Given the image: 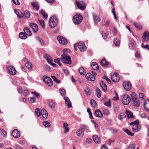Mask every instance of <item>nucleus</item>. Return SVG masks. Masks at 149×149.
<instances>
[{
    "label": "nucleus",
    "mask_w": 149,
    "mask_h": 149,
    "mask_svg": "<svg viewBox=\"0 0 149 149\" xmlns=\"http://www.w3.org/2000/svg\"><path fill=\"white\" fill-rule=\"evenodd\" d=\"M61 59L64 64H70L71 63V57L68 55L67 52L64 50L63 51V54L61 56Z\"/></svg>",
    "instance_id": "1"
},
{
    "label": "nucleus",
    "mask_w": 149,
    "mask_h": 149,
    "mask_svg": "<svg viewBox=\"0 0 149 149\" xmlns=\"http://www.w3.org/2000/svg\"><path fill=\"white\" fill-rule=\"evenodd\" d=\"M139 122L138 120H137L135 121L131 122L130 125H132V130L134 132H137L139 131L141 129L140 126L139 125Z\"/></svg>",
    "instance_id": "2"
},
{
    "label": "nucleus",
    "mask_w": 149,
    "mask_h": 149,
    "mask_svg": "<svg viewBox=\"0 0 149 149\" xmlns=\"http://www.w3.org/2000/svg\"><path fill=\"white\" fill-rule=\"evenodd\" d=\"M83 19V17L81 15L77 14L73 16L72 20L75 24L78 25L81 22Z\"/></svg>",
    "instance_id": "3"
},
{
    "label": "nucleus",
    "mask_w": 149,
    "mask_h": 149,
    "mask_svg": "<svg viewBox=\"0 0 149 149\" xmlns=\"http://www.w3.org/2000/svg\"><path fill=\"white\" fill-rule=\"evenodd\" d=\"M57 18L55 16H53L50 18L49 22L50 26L51 28H54L56 26L58 23Z\"/></svg>",
    "instance_id": "4"
},
{
    "label": "nucleus",
    "mask_w": 149,
    "mask_h": 149,
    "mask_svg": "<svg viewBox=\"0 0 149 149\" xmlns=\"http://www.w3.org/2000/svg\"><path fill=\"white\" fill-rule=\"evenodd\" d=\"M121 98L122 102L125 105L128 104L131 101L130 97L127 95L122 96Z\"/></svg>",
    "instance_id": "5"
},
{
    "label": "nucleus",
    "mask_w": 149,
    "mask_h": 149,
    "mask_svg": "<svg viewBox=\"0 0 149 149\" xmlns=\"http://www.w3.org/2000/svg\"><path fill=\"white\" fill-rule=\"evenodd\" d=\"M43 81L49 86H52L53 85L52 80L49 77L44 75L42 77Z\"/></svg>",
    "instance_id": "6"
},
{
    "label": "nucleus",
    "mask_w": 149,
    "mask_h": 149,
    "mask_svg": "<svg viewBox=\"0 0 149 149\" xmlns=\"http://www.w3.org/2000/svg\"><path fill=\"white\" fill-rule=\"evenodd\" d=\"M76 3L78 8L81 10H84L86 7L85 3L82 1H76Z\"/></svg>",
    "instance_id": "7"
},
{
    "label": "nucleus",
    "mask_w": 149,
    "mask_h": 149,
    "mask_svg": "<svg viewBox=\"0 0 149 149\" xmlns=\"http://www.w3.org/2000/svg\"><path fill=\"white\" fill-rule=\"evenodd\" d=\"M124 89L127 91H129L131 89L132 84L130 82L125 81L123 83Z\"/></svg>",
    "instance_id": "8"
},
{
    "label": "nucleus",
    "mask_w": 149,
    "mask_h": 149,
    "mask_svg": "<svg viewBox=\"0 0 149 149\" xmlns=\"http://www.w3.org/2000/svg\"><path fill=\"white\" fill-rule=\"evenodd\" d=\"M57 39L60 43L62 45H66L68 43L67 39L61 36H59L58 37Z\"/></svg>",
    "instance_id": "9"
},
{
    "label": "nucleus",
    "mask_w": 149,
    "mask_h": 149,
    "mask_svg": "<svg viewBox=\"0 0 149 149\" xmlns=\"http://www.w3.org/2000/svg\"><path fill=\"white\" fill-rule=\"evenodd\" d=\"M78 48L81 52H84L86 50V47L84 42H79L78 43Z\"/></svg>",
    "instance_id": "10"
},
{
    "label": "nucleus",
    "mask_w": 149,
    "mask_h": 149,
    "mask_svg": "<svg viewBox=\"0 0 149 149\" xmlns=\"http://www.w3.org/2000/svg\"><path fill=\"white\" fill-rule=\"evenodd\" d=\"M8 72L10 74H16L17 71L15 68L12 66H9L7 68Z\"/></svg>",
    "instance_id": "11"
},
{
    "label": "nucleus",
    "mask_w": 149,
    "mask_h": 149,
    "mask_svg": "<svg viewBox=\"0 0 149 149\" xmlns=\"http://www.w3.org/2000/svg\"><path fill=\"white\" fill-rule=\"evenodd\" d=\"M142 42H146L149 40V33L145 31L143 34L142 36Z\"/></svg>",
    "instance_id": "12"
},
{
    "label": "nucleus",
    "mask_w": 149,
    "mask_h": 149,
    "mask_svg": "<svg viewBox=\"0 0 149 149\" xmlns=\"http://www.w3.org/2000/svg\"><path fill=\"white\" fill-rule=\"evenodd\" d=\"M30 26L32 29L34 33H36L38 30V26L33 23H31L29 24Z\"/></svg>",
    "instance_id": "13"
},
{
    "label": "nucleus",
    "mask_w": 149,
    "mask_h": 149,
    "mask_svg": "<svg viewBox=\"0 0 149 149\" xmlns=\"http://www.w3.org/2000/svg\"><path fill=\"white\" fill-rule=\"evenodd\" d=\"M12 136L15 138H18L20 135V132L17 129L14 130L12 132Z\"/></svg>",
    "instance_id": "14"
},
{
    "label": "nucleus",
    "mask_w": 149,
    "mask_h": 149,
    "mask_svg": "<svg viewBox=\"0 0 149 149\" xmlns=\"http://www.w3.org/2000/svg\"><path fill=\"white\" fill-rule=\"evenodd\" d=\"M111 78L112 81L114 82H118L120 79L119 75H111Z\"/></svg>",
    "instance_id": "15"
},
{
    "label": "nucleus",
    "mask_w": 149,
    "mask_h": 149,
    "mask_svg": "<svg viewBox=\"0 0 149 149\" xmlns=\"http://www.w3.org/2000/svg\"><path fill=\"white\" fill-rule=\"evenodd\" d=\"M47 102L49 107L51 109H54L55 108L56 104L55 102L52 100H48Z\"/></svg>",
    "instance_id": "16"
},
{
    "label": "nucleus",
    "mask_w": 149,
    "mask_h": 149,
    "mask_svg": "<svg viewBox=\"0 0 149 149\" xmlns=\"http://www.w3.org/2000/svg\"><path fill=\"white\" fill-rule=\"evenodd\" d=\"M44 56V58L49 63H52V61H53L52 59L49 55L47 54H45Z\"/></svg>",
    "instance_id": "17"
},
{
    "label": "nucleus",
    "mask_w": 149,
    "mask_h": 149,
    "mask_svg": "<svg viewBox=\"0 0 149 149\" xmlns=\"http://www.w3.org/2000/svg\"><path fill=\"white\" fill-rule=\"evenodd\" d=\"M14 12L19 18H21L24 16L23 13L19 10L15 9Z\"/></svg>",
    "instance_id": "18"
},
{
    "label": "nucleus",
    "mask_w": 149,
    "mask_h": 149,
    "mask_svg": "<svg viewBox=\"0 0 149 149\" xmlns=\"http://www.w3.org/2000/svg\"><path fill=\"white\" fill-rule=\"evenodd\" d=\"M93 138L94 142L96 143L100 144V138L96 135H94L93 136Z\"/></svg>",
    "instance_id": "19"
},
{
    "label": "nucleus",
    "mask_w": 149,
    "mask_h": 149,
    "mask_svg": "<svg viewBox=\"0 0 149 149\" xmlns=\"http://www.w3.org/2000/svg\"><path fill=\"white\" fill-rule=\"evenodd\" d=\"M63 99L65 100V103L67 106L69 108L71 107H72V104L69 98L67 97H65Z\"/></svg>",
    "instance_id": "20"
},
{
    "label": "nucleus",
    "mask_w": 149,
    "mask_h": 149,
    "mask_svg": "<svg viewBox=\"0 0 149 149\" xmlns=\"http://www.w3.org/2000/svg\"><path fill=\"white\" fill-rule=\"evenodd\" d=\"M79 72L80 74H92L91 73L88 72L86 73L84 68L81 67L79 69Z\"/></svg>",
    "instance_id": "21"
},
{
    "label": "nucleus",
    "mask_w": 149,
    "mask_h": 149,
    "mask_svg": "<svg viewBox=\"0 0 149 149\" xmlns=\"http://www.w3.org/2000/svg\"><path fill=\"white\" fill-rule=\"evenodd\" d=\"M132 103L134 106L138 107L140 104V102L137 98L132 100Z\"/></svg>",
    "instance_id": "22"
},
{
    "label": "nucleus",
    "mask_w": 149,
    "mask_h": 149,
    "mask_svg": "<svg viewBox=\"0 0 149 149\" xmlns=\"http://www.w3.org/2000/svg\"><path fill=\"white\" fill-rule=\"evenodd\" d=\"M91 67L93 70H97L99 69V66L97 63L95 62H93L91 64Z\"/></svg>",
    "instance_id": "23"
},
{
    "label": "nucleus",
    "mask_w": 149,
    "mask_h": 149,
    "mask_svg": "<svg viewBox=\"0 0 149 149\" xmlns=\"http://www.w3.org/2000/svg\"><path fill=\"white\" fill-rule=\"evenodd\" d=\"M94 114L96 116L98 117H102V113L99 109H97L95 111Z\"/></svg>",
    "instance_id": "24"
},
{
    "label": "nucleus",
    "mask_w": 149,
    "mask_h": 149,
    "mask_svg": "<svg viewBox=\"0 0 149 149\" xmlns=\"http://www.w3.org/2000/svg\"><path fill=\"white\" fill-rule=\"evenodd\" d=\"M144 107L145 109L149 111V100H147L144 102Z\"/></svg>",
    "instance_id": "25"
},
{
    "label": "nucleus",
    "mask_w": 149,
    "mask_h": 149,
    "mask_svg": "<svg viewBox=\"0 0 149 149\" xmlns=\"http://www.w3.org/2000/svg\"><path fill=\"white\" fill-rule=\"evenodd\" d=\"M85 77L88 80L94 81L95 79L94 75H86Z\"/></svg>",
    "instance_id": "26"
},
{
    "label": "nucleus",
    "mask_w": 149,
    "mask_h": 149,
    "mask_svg": "<svg viewBox=\"0 0 149 149\" xmlns=\"http://www.w3.org/2000/svg\"><path fill=\"white\" fill-rule=\"evenodd\" d=\"M41 113L44 118H47L48 113L46 110L44 109H42L41 111Z\"/></svg>",
    "instance_id": "27"
},
{
    "label": "nucleus",
    "mask_w": 149,
    "mask_h": 149,
    "mask_svg": "<svg viewBox=\"0 0 149 149\" xmlns=\"http://www.w3.org/2000/svg\"><path fill=\"white\" fill-rule=\"evenodd\" d=\"M127 116V118H133V116L132 113L129 110H126L125 112Z\"/></svg>",
    "instance_id": "28"
},
{
    "label": "nucleus",
    "mask_w": 149,
    "mask_h": 149,
    "mask_svg": "<svg viewBox=\"0 0 149 149\" xmlns=\"http://www.w3.org/2000/svg\"><path fill=\"white\" fill-rule=\"evenodd\" d=\"M24 31L26 35L31 36L32 34L28 28L25 27L24 29Z\"/></svg>",
    "instance_id": "29"
},
{
    "label": "nucleus",
    "mask_w": 149,
    "mask_h": 149,
    "mask_svg": "<svg viewBox=\"0 0 149 149\" xmlns=\"http://www.w3.org/2000/svg\"><path fill=\"white\" fill-rule=\"evenodd\" d=\"M32 6L36 10H38L39 6L38 3L36 2H32L31 3Z\"/></svg>",
    "instance_id": "30"
},
{
    "label": "nucleus",
    "mask_w": 149,
    "mask_h": 149,
    "mask_svg": "<svg viewBox=\"0 0 149 149\" xmlns=\"http://www.w3.org/2000/svg\"><path fill=\"white\" fill-rule=\"evenodd\" d=\"M19 38L22 39H26L27 38V36L26 34L23 32H21L19 34Z\"/></svg>",
    "instance_id": "31"
},
{
    "label": "nucleus",
    "mask_w": 149,
    "mask_h": 149,
    "mask_svg": "<svg viewBox=\"0 0 149 149\" xmlns=\"http://www.w3.org/2000/svg\"><path fill=\"white\" fill-rule=\"evenodd\" d=\"M25 67L27 68L28 70H31L32 68V65L29 62L26 63L25 64Z\"/></svg>",
    "instance_id": "32"
},
{
    "label": "nucleus",
    "mask_w": 149,
    "mask_h": 149,
    "mask_svg": "<svg viewBox=\"0 0 149 149\" xmlns=\"http://www.w3.org/2000/svg\"><path fill=\"white\" fill-rule=\"evenodd\" d=\"M110 20L109 19H104V25L106 27H108L110 25Z\"/></svg>",
    "instance_id": "33"
},
{
    "label": "nucleus",
    "mask_w": 149,
    "mask_h": 149,
    "mask_svg": "<svg viewBox=\"0 0 149 149\" xmlns=\"http://www.w3.org/2000/svg\"><path fill=\"white\" fill-rule=\"evenodd\" d=\"M94 20L96 24L100 21V19L98 16L96 15H93Z\"/></svg>",
    "instance_id": "34"
},
{
    "label": "nucleus",
    "mask_w": 149,
    "mask_h": 149,
    "mask_svg": "<svg viewBox=\"0 0 149 149\" xmlns=\"http://www.w3.org/2000/svg\"><path fill=\"white\" fill-rule=\"evenodd\" d=\"M113 43L116 46L119 47L120 45V40L117 38H115L113 40Z\"/></svg>",
    "instance_id": "35"
},
{
    "label": "nucleus",
    "mask_w": 149,
    "mask_h": 149,
    "mask_svg": "<svg viewBox=\"0 0 149 149\" xmlns=\"http://www.w3.org/2000/svg\"><path fill=\"white\" fill-rule=\"evenodd\" d=\"M76 133L78 136L82 137L84 135V133L82 130L80 129Z\"/></svg>",
    "instance_id": "36"
},
{
    "label": "nucleus",
    "mask_w": 149,
    "mask_h": 149,
    "mask_svg": "<svg viewBox=\"0 0 149 149\" xmlns=\"http://www.w3.org/2000/svg\"><path fill=\"white\" fill-rule=\"evenodd\" d=\"M90 103L91 106L92 107L95 108L97 106L96 102L93 99H91V100Z\"/></svg>",
    "instance_id": "37"
},
{
    "label": "nucleus",
    "mask_w": 149,
    "mask_h": 149,
    "mask_svg": "<svg viewBox=\"0 0 149 149\" xmlns=\"http://www.w3.org/2000/svg\"><path fill=\"white\" fill-rule=\"evenodd\" d=\"M63 127L65 128V130L64 131L65 132H67L69 130V125L66 123H65L63 124Z\"/></svg>",
    "instance_id": "38"
},
{
    "label": "nucleus",
    "mask_w": 149,
    "mask_h": 149,
    "mask_svg": "<svg viewBox=\"0 0 149 149\" xmlns=\"http://www.w3.org/2000/svg\"><path fill=\"white\" fill-rule=\"evenodd\" d=\"M96 91L97 93V96L98 98H100L101 95V92L100 90L98 88H97L96 89Z\"/></svg>",
    "instance_id": "39"
},
{
    "label": "nucleus",
    "mask_w": 149,
    "mask_h": 149,
    "mask_svg": "<svg viewBox=\"0 0 149 149\" xmlns=\"http://www.w3.org/2000/svg\"><path fill=\"white\" fill-rule=\"evenodd\" d=\"M124 131L128 135L133 136L134 134L132 133L130 130H128L127 129H125L124 130Z\"/></svg>",
    "instance_id": "40"
},
{
    "label": "nucleus",
    "mask_w": 149,
    "mask_h": 149,
    "mask_svg": "<svg viewBox=\"0 0 149 149\" xmlns=\"http://www.w3.org/2000/svg\"><path fill=\"white\" fill-rule=\"evenodd\" d=\"M40 13L42 15L43 17L47 19V18L48 15L47 13H46L44 11L42 10H41L40 11Z\"/></svg>",
    "instance_id": "41"
},
{
    "label": "nucleus",
    "mask_w": 149,
    "mask_h": 149,
    "mask_svg": "<svg viewBox=\"0 0 149 149\" xmlns=\"http://www.w3.org/2000/svg\"><path fill=\"white\" fill-rule=\"evenodd\" d=\"M23 15L26 18H29L30 17V14L28 11H27L23 13Z\"/></svg>",
    "instance_id": "42"
},
{
    "label": "nucleus",
    "mask_w": 149,
    "mask_h": 149,
    "mask_svg": "<svg viewBox=\"0 0 149 149\" xmlns=\"http://www.w3.org/2000/svg\"><path fill=\"white\" fill-rule=\"evenodd\" d=\"M131 97H132V100L135 99L137 98V96H136V94L134 92H132L131 94Z\"/></svg>",
    "instance_id": "43"
},
{
    "label": "nucleus",
    "mask_w": 149,
    "mask_h": 149,
    "mask_svg": "<svg viewBox=\"0 0 149 149\" xmlns=\"http://www.w3.org/2000/svg\"><path fill=\"white\" fill-rule=\"evenodd\" d=\"M125 115L123 113H120L118 115V118L120 120H121L123 118H125Z\"/></svg>",
    "instance_id": "44"
},
{
    "label": "nucleus",
    "mask_w": 149,
    "mask_h": 149,
    "mask_svg": "<svg viewBox=\"0 0 149 149\" xmlns=\"http://www.w3.org/2000/svg\"><path fill=\"white\" fill-rule=\"evenodd\" d=\"M145 97V95L143 93H141L139 94V97L140 99L143 100L144 99Z\"/></svg>",
    "instance_id": "45"
},
{
    "label": "nucleus",
    "mask_w": 149,
    "mask_h": 149,
    "mask_svg": "<svg viewBox=\"0 0 149 149\" xmlns=\"http://www.w3.org/2000/svg\"><path fill=\"white\" fill-rule=\"evenodd\" d=\"M35 112L36 115L38 116H40L41 115V113L40 109L39 108H37L35 110Z\"/></svg>",
    "instance_id": "46"
},
{
    "label": "nucleus",
    "mask_w": 149,
    "mask_h": 149,
    "mask_svg": "<svg viewBox=\"0 0 149 149\" xmlns=\"http://www.w3.org/2000/svg\"><path fill=\"white\" fill-rule=\"evenodd\" d=\"M43 124L44 126L45 127H49L50 126V123L47 121L44 122L43 123Z\"/></svg>",
    "instance_id": "47"
},
{
    "label": "nucleus",
    "mask_w": 149,
    "mask_h": 149,
    "mask_svg": "<svg viewBox=\"0 0 149 149\" xmlns=\"http://www.w3.org/2000/svg\"><path fill=\"white\" fill-rule=\"evenodd\" d=\"M0 133L3 137H5L6 134V132L3 129H0Z\"/></svg>",
    "instance_id": "48"
},
{
    "label": "nucleus",
    "mask_w": 149,
    "mask_h": 149,
    "mask_svg": "<svg viewBox=\"0 0 149 149\" xmlns=\"http://www.w3.org/2000/svg\"><path fill=\"white\" fill-rule=\"evenodd\" d=\"M29 101L30 103H33L35 102L36 101V97H31Z\"/></svg>",
    "instance_id": "49"
},
{
    "label": "nucleus",
    "mask_w": 149,
    "mask_h": 149,
    "mask_svg": "<svg viewBox=\"0 0 149 149\" xmlns=\"http://www.w3.org/2000/svg\"><path fill=\"white\" fill-rule=\"evenodd\" d=\"M104 62V63H103V66L107 67L109 65V63L107 61L105 58H103V62Z\"/></svg>",
    "instance_id": "50"
},
{
    "label": "nucleus",
    "mask_w": 149,
    "mask_h": 149,
    "mask_svg": "<svg viewBox=\"0 0 149 149\" xmlns=\"http://www.w3.org/2000/svg\"><path fill=\"white\" fill-rule=\"evenodd\" d=\"M104 104L107 107H110L111 106V101L109 99V100L107 102H105Z\"/></svg>",
    "instance_id": "51"
},
{
    "label": "nucleus",
    "mask_w": 149,
    "mask_h": 149,
    "mask_svg": "<svg viewBox=\"0 0 149 149\" xmlns=\"http://www.w3.org/2000/svg\"><path fill=\"white\" fill-rule=\"evenodd\" d=\"M37 39L38 41L40 42L41 45H44V41L41 38L38 37L37 38Z\"/></svg>",
    "instance_id": "52"
},
{
    "label": "nucleus",
    "mask_w": 149,
    "mask_h": 149,
    "mask_svg": "<svg viewBox=\"0 0 149 149\" xmlns=\"http://www.w3.org/2000/svg\"><path fill=\"white\" fill-rule=\"evenodd\" d=\"M84 91L86 93L87 95H90L91 92L89 88H86V89L84 90Z\"/></svg>",
    "instance_id": "53"
},
{
    "label": "nucleus",
    "mask_w": 149,
    "mask_h": 149,
    "mask_svg": "<svg viewBox=\"0 0 149 149\" xmlns=\"http://www.w3.org/2000/svg\"><path fill=\"white\" fill-rule=\"evenodd\" d=\"M54 81H56L57 83L59 84L60 83V81L58 80V79L54 76H52Z\"/></svg>",
    "instance_id": "54"
},
{
    "label": "nucleus",
    "mask_w": 149,
    "mask_h": 149,
    "mask_svg": "<svg viewBox=\"0 0 149 149\" xmlns=\"http://www.w3.org/2000/svg\"><path fill=\"white\" fill-rule=\"evenodd\" d=\"M87 129V127L85 125H82L81 127L80 130H82V132H84V131L86 130Z\"/></svg>",
    "instance_id": "55"
},
{
    "label": "nucleus",
    "mask_w": 149,
    "mask_h": 149,
    "mask_svg": "<svg viewBox=\"0 0 149 149\" xmlns=\"http://www.w3.org/2000/svg\"><path fill=\"white\" fill-rule=\"evenodd\" d=\"M134 26L137 28L140 29L141 28V26L140 24L139 23H134Z\"/></svg>",
    "instance_id": "56"
},
{
    "label": "nucleus",
    "mask_w": 149,
    "mask_h": 149,
    "mask_svg": "<svg viewBox=\"0 0 149 149\" xmlns=\"http://www.w3.org/2000/svg\"><path fill=\"white\" fill-rule=\"evenodd\" d=\"M60 93L61 95H64L65 94V91L64 89H60Z\"/></svg>",
    "instance_id": "57"
},
{
    "label": "nucleus",
    "mask_w": 149,
    "mask_h": 149,
    "mask_svg": "<svg viewBox=\"0 0 149 149\" xmlns=\"http://www.w3.org/2000/svg\"><path fill=\"white\" fill-rule=\"evenodd\" d=\"M142 47L143 48L147 49L149 50V45H144L142 43Z\"/></svg>",
    "instance_id": "58"
},
{
    "label": "nucleus",
    "mask_w": 149,
    "mask_h": 149,
    "mask_svg": "<svg viewBox=\"0 0 149 149\" xmlns=\"http://www.w3.org/2000/svg\"><path fill=\"white\" fill-rule=\"evenodd\" d=\"M38 21L40 23V25L42 26L43 27L45 26V24L44 23V21L42 20H38Z\"/></svg>",
    "instance_id": "59"
},
{
    "label": "nucleus",
    "mask_w": 149,
    "mask_h": 149,
    "mask_svg": "<svg viewBox=\"0 0 149 149\" xmlns=\"http://www.w3.org/2000/svg\"><path fill=\"white\" fill-rule=\"evenodd\" d=\"M108 34V32L103 33V39H106L107 37Z\"/></svg>",
    "instance_id": "60"
},
{
    "label": "nucleus",
    "mask_w": 149,
    "mask_h": 149,
    "mask_svg": "<svg viewBox=\"0 0 149 149\" xmlns=\"http://www.w3.org/2000/svg\"><path fill=\"white\" fill-rule=\"evenodd\" d=\"M107 87L105 84L103 83V91L105 92L107 90Z\"/></svg>",
    "instance_id": "61"
},
{
    "label": "nucleus",
    "mask_w": 149,
    "mask_h": 149,
    "mask_svg": "<svg viewBox=\"0 0 149 149\" xmlns=\"http://www.w3.org/2000/svg\"><path fill=\"white\" fill-rule=\"evenodd\" d=\"M13 3L17 5H20V3L18 1V0H12Z\"/></svg>",
    "instance_id": "62"
},
{
    "label": "nucleus",
    "mask_w": 149,
    "mask_h": 149,
    "mask_svg": "<svg viewBox=\"0 0 149 149\" xmlns=\"http://www.w3.org/2000/svg\"><path fill=\"white\" fill-rule=\"evenodd\" d=\"M17 91L19 93H21L22 92V88L20 86H17Z\"/></svg>",
    "instance_id": "63"
},
{
    "label": "nucleus",
    "mask_w": 149,
    "mask_h": 149,
    "mask_svg": "<svg viewBox=\"0 0 149 149\" xmlns=\"http://www.w3.org/2000/svg\"><path fill=\"white\" fill-rule=\"evenodd\" d=\"M128 148L129 149H135L134 144H133L130 145Z\"/></svg>",
    "instance_id": "64"
}]
</instances>
